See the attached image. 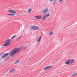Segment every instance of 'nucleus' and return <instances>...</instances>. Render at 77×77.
<instances>
[{
    "instance_id": "obj_10",
    "label": "nucleus",
    "mask_w": 77,
    "mask_h": 77,
    "mask_svg": "<svg viewBox=\"0 0 77 77\" xmlns=\"http://www.w3.org/2000/svg\"><path fill=\"white\" fill-rule=\"evenodd\" d=\"M49 16H50V14H46L45 15V16H44V17H43V18H42V20H44V19H45V18H46V17H49Z\"/></svg>"
},
{
    "instance_id": "obj_23",
    "label": "nucleus",
    "mask_w": 77,
    "mask_h": 77,
    "mask_svg": "<svg viewBox=\"0 0 77 77\" xmlns=\"http://www.w3.org/2000/svg\"><path fill=\"white\" fill-rule=\"evenodd\" d=\"M62 0H60L59 1V2H61L62 1Z\"/></svg>"
},
{
    "instance_id": "obj_12",
    "label": "nucleus",
    "mask_w": 77,
    "mask_h": 77,
    "mask_svg": "<svg viewBox=\"0 0 77 77\" xmlns=\"http://www.w3.org/2000/svg\"><path fill=\"white\" fill-rule=\"evenodd\" d=\"M7 15L9 16H14L15 15V14H7Z\"/></svg>"
},
{
    "instance_id": "obj_19",
    "label": "nucleus",
    "mask_w": 77,
    "mask_h": 77,
    "mask_svg": "<svg viewBox=\"0 0 77 77\" xmlns=\"http://www.w3.org/2000/svg\"><path fill=\"white\" fill-rule=\"evenodd\" d=\"M20 38H21V36H19V37H18L17 38V41H18V40H19V39H20Z\"/></svg>"
},
{
    "instance_id": "obj_17",
    "label": "nucleus",
    "mask_w": 77,
    "mask_h": 77,
    "mask_svg": "<svg viewBox=\"0 0 77 77\" xmlns=\"http://www.w3.org/2000/svg\"><path fill=\"white\" fill-rule=\"evenodd\" d=\"M16 36V35H14V36H12L11 37V39H13L14 38H15Z\"/></svg>"
},
{
    "instance_id": "obj_5",
    "label": "nucleus",
    "mask_w": 77,
    "mask_h": 77,
    "mask_svg": "<svg viewBox=\"0 0 77 77\" xmlns=\"http://www.w3.org/2000/svg\"><path fill=\"white\" fill-rule=\"evenodd\" d=\"M9 12H11V13H13V14H16L17 12L15 11L14 10L9 9L8 10Z\"/></svg>"
},
{
    "instance_id": "obj_6",
    "label": "nucleus",
    "mask_w": 77,
    "mask_h": 77,
    "mask_svg": "<svg viewBox=\"0 0 77 77\" xmlns=\"http://www.w3.org/2000/svg\"><path fill=\"white\" fill-rule=\"evenodd\" d=\"M51 68H52V66H47L45 68L44 70H48V69H51Z\"/></svg>"
},
{
    "instance_id": "obj_2",
    "label": "nucleus",
    "mask_w": 77,
    "mask_h": 77,
    "mask_svg": "<svg viewBox=\"0 0 77 77\" xmlns=\"http://www.w3.org/2000/svg\"><path fill=\"white\" fill-rule=\"evenodd\" d=\"M66 64L69 65V64L70 63V65H71V64H72V63H73V62H74V60L73 59H69L66 60Z\"/></svg>"
},
{
    "instance_id": "obj_9",
    "label": "nucleus",
    "mask_w": 77,
    "mask_h": 77,
    "mask_svg": "<svg viewBox=\"0 0 77 77\" xmlns=\"http://www.w3.org/2000/svg\"><path fill=\"white\" fill-rule=\"evenodd\" d=\"M9 54V53H6L5 54H4L2 57V58H5V57H7L8 56V55Z\"/></svg>"
},
{
    "instance_id": "obj_16",
    "label": "nucleus",
    "mask_w": 77,
    "mask_h": 77,
    "mask_svg": "<svg viewBox=\"0 0 77 77\" xmlns=\"http://www.w3.org/2000/svg\"><path fill=\"white\" fill-rule=\"evenodd\" d=\"M77 74V73H74L71 76H74V75H76Z\"/></svg>"
},
{
    "instance_id": "obj_3",
    "label": "nucleus",
    "mask_w": 77,
    "mask_h": 77,
    "mask_svg": "<svg viewBox=\"0 0 77 77\" xmlns=\"http://www.w3.org/2000/svg\"><path fill=\"white\" fill-rule=\"evenodd\" d=\"M11 39H7L6 41L5 42V44L2 45V47H4V46H8V45H9L10 44V42L11 41Z\"/></svg>"
},
{
    "instance_id": "obj_7",
    "label": "nucleus",
    "mask_w": 77,
    "mask_h": 77,
    "mask_svg": "<svg viewBox=\"0 0 77 77\" xmlns=\"http://www.w3.org/2000/svg\"><path fill=\"white\" fill-rule=\"evenodd\" d=\"M48 8H46L42 11V14H46V13H47V12L48 11Z\"/></svg>"
},
{
    "instance_id": "obj_18",
    "label": "nucleus",
    "mask_w": 77,
    "mask_h": 77,
    "mask_svg": "<svg viewBox=\"0 0 77 77\" xmlns=\"http://www.w3.org/2000/svg\"><path fill=\"white\" fill-rule=\"evenodd\" d=\"M19 62H20V61L19 60H17V61L15 62V64H17V63H18Z\"/></svg>"
},
{
    "instance_id": "obj_15",
    "label": "nucleus",
    "mask_w": 77,
    "mask_h": 77,
    "mask_svg": "<svg viewBox=\"0 0 77 77\" xmlns=\"http://www.w3.org/2000/svg\"><path fill=\"white\" fill-rule=\"evenodd\" d=\"M15 71V69H12L9 72V73H10V72H11L13 71Z\"/></svg>"
},
{
    "instance_id": "obj_24",
    "label": "nucleus",
    "mask_w": 77,
    "mask_h": 77,
    "mask_svg": "<svg viewBox=\"0 0 77 77\" xmlns=\"http://www.w3.org/2000/svg\"><path fill=\"white\" fill-rule=\"evenodd\" d=\"M3 53H2L1 54H0V55H2V54H3Z\"/></svg>"
},
{
    "instance_id": "obj_4",
    "label": "nucleus",
    "mask_w": 77,
    "mask_h": 77,
    "mask_svg": "<svg viewBox=\"0 0 77 77\" xmlns=\"http://www.w3.org/2000/svg\"><path fill=\"white\" fill-rule=\"evenodd\" d=\"M31 28L32 30H38V29H39V27L37 26H32Z\"/></svg>"
},
{
    "instance_id": "obj_13",
    "label": "nucleus",
    "mask_w": 77,
    "mask_h": 77,
    "mask_svg": "<svg viewBox=\"0 0 77 77\" xmlns=\"http://www.w3.org/2000/svg\"><path fill=\"white\" fill-rule=\"evenodd\" d=\"M31 12H32V9H29L28 10V13H30Z\"/></svg>"
},
{
    "instance_id": "obj_21",
    "label": "nucleus",
    "mask_w": 77,
    "mask_h": 77,
    "mask_svg": "<svg viewBox=\"0 0 77 77\" xmlns=\"http://www.w3.org/2000/svg\"><path fill=\"white\" fill-rule=\"evenodd\" d=\"M57 0H55L53 2V3H55V2H56V1H57Z\"/></svg>"
},
{
    "instance_id": "obj_11",
    "label": "nucleus",
    "mask_w": 77,
    "mask_h": 77,
    "mask_svg": "<svg viewBox=\"0 0 77 77\" xmlns=\"http://www.w3.org/2000/svg\"><path fill=\"white\" fill-rule=\"evenodd\" d=\"M41 39V37L40 36L38 38V40H37V42H39Z\"/></svg>"
},
{
    "instance_id": "obj_20",
    "label": "nucleus",
    "mask_w": 77,
    "mask_h": 77,
    "mask_svg": "<svg viewBox=\"0 0 77 77\" xmlns=\"http://www.w3.org/2000/svg\"><path fill=\"white\" fill-rule=\"evenodd\" d=\"M26 48H27V47H25L24 48H23V50H26Z\"/></svg>"
},
{
    "instance_id": "obj_1",
    "label": "nucleus",
    "mask_w": 77,
    "mask_h": 77,
    "mask_svg": "<svg viewBox=\"0 0 77 77\" xmlns=\"http://www.w3.org/2000/svg\"><path fill=\"white\" fill-rule=\"evenodd\" d=\"M19 50H20V48H17L13 50L10 54L11 56H14L19 51Z\"/></svg>"
},
{
    "instance_id": "obj_22",
    "label": "nucleus",
    "mask_w": 77,
    "mask_h": 77,
    "mask_svg": "<svg viewBox=\"0 0 77 77\" xmlns=\"http://www.w3.org/2000/svg\"><path fill=\"white\" fill-rule=\"evenodd\" d=\"M50 2H53L54 1V0H49Z\"/></svg>"
},
{
    "instance_id": "obj_8",
    "label": "nucleus",
    "mask_w": 77,
    "mask_h": 77,
    "mask_svg": "<svg viewBox=\"0 0 77 77\" xmlns=\"http://www.w3.org/2000/svg\"><path fill=\"white\" fill-rule=\"evenodd\" d=\"M35 18L36 19H38V20H40L42 18V16H35Z\"/></svg>"
},
{
    "instance_id": "obj_14",
    "label": "nucleus",
    "mask_w": 77,
    "mask_h": 77,
    "mask_svg": "<svg viewBox=\"0 0 77 77\" xmlns=\"http://www.w3.org/2000/svg\"><path fill=\"white\" fill-rule=\"evenodd\" d=\"M53 34V32L52 31H51L49 32V35H52Z\"/></svg>"
}]
</instances>
